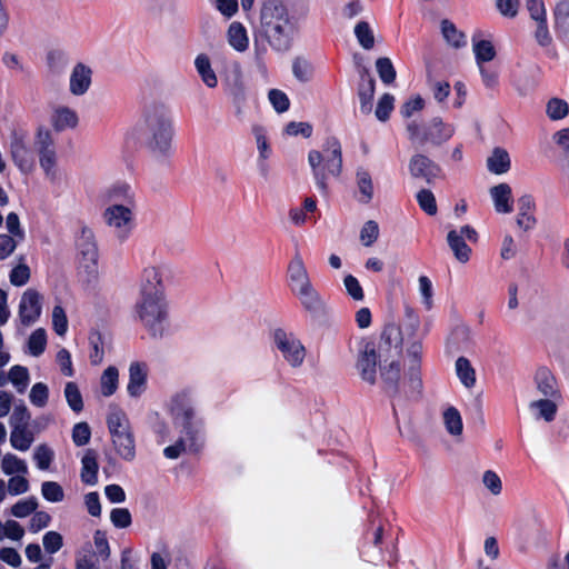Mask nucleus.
Instances as JSON below:
<instances>
[{
	"mask_svg": "<svg viewBox=\"0 0 569 569\" xmlns=\"http://www.w3.org/2000/svg\"><path fill=\"white\" fill-rule=\"evenodd\" d=\"M164 409L178 437L163 449V456L174 460L184 453L198 452L204 442V419L197 408L193 390H177L167 399Z\"/></svg>",
	"mask_w": 569,
	"mask_h": 569,
	"instance_id": "nucleus-1",
	"label": "nucleus"
},
{
	"mask_svg": "<svg viewBox=\"0 0 569 569\" xmlns=\"http://www.w3.org/2000/svg\"><path fill=\"white\" fill-rule=\"evenodd\" d=\"M49 121L51 128L44 124H39L36 128L33 146L44 179L50 183H57L62 178V170L59 166V153L53 131L74 130L79 126L80 119L73 108L58 104L52 108Z\"/></svg>",
	"mask_w": 569,
	"mask_h": 569,
	"instance_id": "nucleus-2",
	"label": "nucleus"
},
{
	"mask_svg": "<svg viewBox=\"0 0 569 569\" xmlns=\"http://www.w3.org/2000/svg\"><path fill=\"white\" fill-rule=\"evenodd\" d=\"M147 128L146 150L159 164H169L174 156V123L163 107H151L143 113Z\"/></svg>",
	"mask_w": 569,
	"mask_h": 569,
	"instance_id": "nucleus-3",
	"label": "nucleus"
},
{
	"mask_svg": "<svg viewBox=\"0 0 569 569\" xmlns=\"http://www.w3.org/2000/svg\"><path fill=\"white\" fill-rule=\"evenodd\" d=\"M260 20L269 44L277 51L288 50L297 31V23L287 7L276 2L264 3Z\"/></svg>",
	"mask_w": 569,
	"mask_h": 569,
	"instance_id": "nucleus-4",
	"label": "nucleus"
},
{
	"mask_svg": "<svg viewBox=\"0 0 569 569\" xmlns=\"http://www.w3.org/2000/svg\"><path fill=\"white\" fill-rule=\"evenodd\" d=\"M133 317L150 337L163 338L170 331L167 296H138L133 306Z\"/></svg>",
	"mask_w": 569,
	"mask_h": 569,
	"instance_id": "nucleus-5",
	"label": "nucleus"
},
{
	"mask_svg": "<svg viewBox=\"0 0 569 569\" xmlns=\"http://www.w3.org/2000/svg\"><path fill=\"white\" fill-rule=\"evenodd\" d=\"M74 262L78 280L92 286L100 278V252L96 234L89 227H81L74 238Z\"/></svg>",
	"mask_w": 569,
	"mask_h": 569,
	"instance_id": "nucleus-6",
	"label": "nucleus"
},
{
	"mask_svg": "<svg viewBox=\"0 0 569 569\" xmlns=\"http://www.w3.org/2000/svg\"><path fill=\"white\" fill-rule=\"evenodd\" d=\"M308 162L317 187L326 191L328 177H339L342 171V150L339 140L328 138L321 150L309 151Z\"/></svg>",
	"mask_w": 569,
	"mask_h": 569,
	"instance_id": "nucleus-7",
	"label": "nucleus"
},
{
	"mask_svg": "<svg viewBox=\"0 0 569 569\" xmlns=\"http://www.w3.org/2000/svg\"><path fill=\"white\" fill-rule=\"evenodd\" d=\"M401 331L396 326L387 327L381 336L379 345V363L381 377L389 383H396L400 379V367L397 357L401 351Z\"/></svg>",
	"mask_w": 569,
	"mask_h": 569,
	"instance_id": "nucleus-8",
	"label": "nucleus"
},
{
	"mask_svg": "<svg viewBox=\"0 0 569 569\" xmlns=\"http://www.w3.org/2000/svg\"><path fill=\"white\" fill-rule=\"evenodd\" d=\"M107 426L116 452L124 460H133L136 442L127 413L120 408L111 409L107 417Z\"/></svg>",
	"mask_w": 569,
	"mask_h": 569,
	"instance_id": "nucleus-9",
	"label": "nucleus"
},
{
	"mask_svg": "<svg viewBox=\"0 0 569 569\" xmlns=\"http://www.w3.org/2000/svg\"><path fill=\"white\" fill-rule=\"evenodd\" d=\"M271 339L274 352L289 368L297 370L305 365L308 351L295 332L278 328Z\"/></svg>",
	"mask_w": 569,
	"mask_h": 569,
	"instance_id": "nucleus-10",
	"label": "nucleus"
},
{
	"mask_svg": "<svg viewBox=\"0 0 569 569\" xmlns=\"http://www.w3.org/2000/svg\"><path fill=\"white\" fill-rule=\"evenodd\" d=\"M472 53L483 86L493 89L499 83V71L490 62L497 57V50L490 39L476 34L471 39Z\"/></svg>",
	"mask_w": 569,
	"mask_h": 569,
	"instance_id": "nucleus-11",
	"label": "nucleus"
},
{
	"mask_svg": "<svg viewBox=\"0 0 569 569\" xmlns=\"http://www.w3.org/2000/svg\"><path fill=\"white\" fill-rule=\"evenodd\" d=\"M137 206L107 204L102 211L103 223L120 241H127L136 229Z\"/></svg>",
	"mask_w": 569,
	"mask_h": 569,
	"instance_id": "nucleus-12",
	"label": "nucleus"
},
{
	"mask_svg": "<svg viewBox=\"0 0 569 569\" xmlns=\"http://www.w3.org/2000/svg\"><path fill=\"white\" fill-rule=\"evenodd\" d=\"M9 154L13 164L23 174L34 169L33 152L28 142V134L22 129H13L10 133Z\"/></svg>",
	"mask_w": 569,
	"mask_h": 569,
	"instance_id": "nucleus-13",
	"label": "nucleus"
},
{
	"mask_svg": "<svg viewBox=\"0 0 569 569\" xmlns=\"http://www.w3.org/2000/svg\"><path fill=\"white\" fill-rule=\"evenodd\" d=\"M170 272L166 263L147 264L140 273L138 296H167L164 280Z\"/></svg>",
	"mask_w": 569,
	"mask_h": 569,
	"instance_id": "nucleus-14",
	"label": "nucleus"
},
{
	"mask_svg": "<svg viewBox=\"0 0 569 569\" xmlns=\"http://www.w3.org/2000/svg\"><path fill=\"white\" fill-rule=\"evenodd\" d=\"M467 240L470 242L478 241V232L469 224L451 229L447 233V243L453 257L463 264L469 262L472 254V249L467 244Z\"/></svg>",
	"mask_w": 569,
	"mask_h": 569,
	"instance_id": "nucleus-15",
	"label": "nucleus"
},
{
	"mask_svg": "<svg viewBox=\"0 0 569 569\" xmlns=\"http://www.w3.org/2000/svg\"><path fill=\"white\" fill-rule=\"evenodd\" d=\"M43 309V295L36 288L26 289L18 305V319L24 327L34 325L41 317Z\"/></svg>",
	"mask_w": 569,
	"mask_h": 569,
	"instance_id": "nucleus-16",
	"label": "nucleus"
},
{
	"mask_svg": "<svg viewBox=\"0 0 569 569\" xmlns=\"http://www.w3.org/2000/svg\"><path fill=\"white\" fill-rule=\"evenodd\" d=\"M149 365L144 361L133 360L128 366V380L126 392L130 399H140L148 390Z\"/></svg>",
	"mask_w": 569,
	"mask_h": 569,
	"instance_id": "nucleus-17",
	"label": "nucleus"
},
{
	"mask_svg": "<svg viewBox=\"0 0 569 569\" xmlns=\"http://www.w3.org/2000/svg\"><path fill=\"white\" fill-rule=\"evenodd\" d=\"M287 276L288 286L293 296L313 284L303 258L299 251H297L289 261Z\"/></svg>",
	"mask_w": 569,
	"mask_h": 569,
	"instance_id": "nucleus-18",
	"label": "nucleus"
},
{
	"mask_svg": "<svg viewBox=\"0 0 569 569\" xmlns=\"http://www.w3.org/2000/svg\"><path fill=\"white\" fill-rule=\"evenodd\" d=\"M526 9L529 12L530 18L537 23L535 32L537 42L541 47L549 46L552 38L547 24V9L543 0H527Z\"/></svg>",
	"mask_w": 569,
	"mask_h": 569,
	"instance_id": "nucleus-19",
	"label": "nucleus"
},
{
	"mask_svg": "<svg viewBox=\"0 0 569 569\" xmlns=\"http://www.w3.org/2000/svg\"><path fill=\"white\" fill-rule=\"evenodd\" d=\"M92 69L78 62L73 66L69 76V92L74 97L84 96L92 84Z\"/></svg>",
	"mask_w": 569,
	"mask_h": 569,
	"instance_id": "nucleus-20",
	"label": "nucleus"
},
{
	"mask_svg": "<svg viewBox=\"0 0 569 569\" xmlns=\"http://www.w3.org/2000/svg\"><path fill=\"white\" fill-rule=\"evenodd\" d=\"M355 197L357 201L361 204H369L376 194V184L371 172L363 167L357 168L355 173Z\"/></svg>",
	"mask_w": 569,
	"mask_h": 569,
	"instance_id": "nucleus-21",
	"label": "nucleus"
},
{
	"mask_svg": "<svg viewBox=\"0 0 569 569\" xmlns=\"http://www.w3.org/2000/svg\"><path fill=\"white\" fill-rule=\"evenodd\" d=\"M378 358L379 352L377 353L373 345L371 343H367L359 355L357 369L361 378L369 383H373L376 381Z\"/></svg>",
	"mask_w": 569,
	"mask_h": 569,
	"instance_id": "nucleus-22",
	"label": "nucleus"
},
{
	"mask_svg": "<svg viewBox=\"0 0 569 569\" xmlns=\"http://www.w3.org/2000/svg\"><path fill=\"white\" fill-rule=\"evenodd\" d=\"M104 198L108 204L137 206L136 191L130 183L124 181L111 184L104 191Z\"/></svg>",
	"mask_w": 569,
	"mask_h": 569,
	"instance_id": "nucleus-23",
	"label": "nucleus"
},
{
	"mask_svg": "<svg viewBox=\"0 0 569 569\" xmlns=\"http://www.w3.org/2000/svg\"><path fill=\"white\" fill-rule=\"evenodd\" d=\"M495 211L501 214H508L513 211V196L511 187L501 182L489 189Z\"/></svg>",
	"mask_w": 569,
	"mask_h": 569,
	"instance_id": "nucleus-24",
	"label": "nucleus"
},
{
	"mask_svg": "<svg viewBox=\"0 0 569 569\" xmlns=\"http://www.w3.org/2000/svg\"><path fill=\"white\" fill-rule=\"evenodd\" d=\"M251 133L257 147V164L261 172H267V161L272 154V149L268 139V131L262 124L256 123L251 127Z\"/></svg>",
	"mask_w": 569,
	"mask_h": 569,
	"instance_id": "nucleus-25",
	"label": "nucleus"
},
{
	"mask_svg": "<svg viewBox=\"0 0 569 569\" xmlns=\"http://www.w3.org/2000/svg\"><path fill=\"white\" fill-rule=\"evenodd\" d=\"M226 41L237 53H244L250 47L247 28L239 21L231 22L226 30Z\"/></svg>",
	"mask_w": 569,
	"mask_h": 569,
	"instance_id": "nucleus-26",
	"label": "nucleus"
},
{
	"mask_svg": "<svg viewBox=\"0 0 569 569\" xmlns=\"http://www.w3.org/2000/svg\"><path fill=\"white\" fill-rule=\"evenodd\" d=\"M409 170L415 178L423 179L427 182L437 179L440 173L439 167L422 154H416L410 159Z\"/></svg>",
	"mask_w": 569,
	"mask_h": 569,
	"instance_id": "nucleus-27",
	"label": "nucleus"
},
{
	"mask_svg": "<svg viewBox=\"0 0 569 569\" xmlns=\"http://www.w3.org/2000/svg\"><path fill=\"white\" fill-rule=\"evenodd\" d=\"M295 297L302 309L310 315H319L326 309L325 299L313 284L296 293Z\"/></svg>",
	"mask_w": 569,
	"mask_h": 569,
	"instance_id": "nucleus-28",
	"label": "nucleus"
},
{
	"mask_svg": "<svg viewBox=\"0 0 569 569\" xmlns=\"http://www.w3.org/2000/svg\"><path fill=\"white\" fill-rule=\"evenodd\" d=\"M537 390L545 397L559 398L557 380L548 367H539L533 375Z\"/></svg>",
	"mask_w": 569,
	"mask_h": 569,
	"instance_id": "nucleus-29",
	"label": "nucleus"
},
{
	"mask_svg": "<svg viewBox=\"0 0 569 569\" xmlns=\"http://www.w3.org/2000/svg\"><path fill=\"white\" fill-rule=\"evenodd\" d=\"M228 93L234 108L236 116H243L248 110L250 101V92L246 83L240 79L236 80L229 86Z\"/></svg>",
	"mask_w": 569,
	"mask_h": 569,
	"instance_id": "nucleus-30",
	"label": "nucleus"
},
{
	"mask_svg": "<svg viewBox=\"0 0 569 569\" xmlns=\"http://www.w3.org/2000/svg\"><path fill=\"white\" fill-rule=\"evenodd\" d=\"M536 209L535 199L530 194H523L518 200L517 224L523 230H530L536 226L533 216Z\"/></svg>",
	"mask_w": 569,
	"mask_h": 569,
	"instance_id": "nucleus-31",
	"label": "nucleus"
},
{
	"mask_svg": "<svg viewBox=\"0 0 569 569\" xmlns=\"http://www.w3.org/2000/svg\"><path fill=\"white\" fill-rule=\"evenodd\" d=\"M407 352L410 357V362L405 378L408 379L412 389H418L421 387L419 357L422 352V345L420 342H413L408 348Z\"/></svg>",
	"mask_w": 569,
	"mask_h": 569,
	"instance_id": "nucleus-32",
	"label": "nucleus"
},
{
	"mask_svg": "<svg viewBox=\"0 0 569 569\" xmlns=\"http://www.w3.org/2000/svg\"><path fill=\"white\" fill-rule=\"evenodd\" d=\"M558 398H549L533 400L529 403V410L536 419H542L546 422H551L556 418L558 410Z\"/></svg>",
	"mask_w": 569,
	"mask_h": 569,
	"instance_id": "nucleus-33",
	"label": "nucleus"
},
{
	"mask_svg": "<svg viewBox=\"0 0 569 569\" xmlns=\"http://www.w3.org/2000/svg\"><path fill=\"white\" fill-rule=\"evenodd\" d=\"M194 68L207 88H217L218 77L212 68L210 58L206 53H200L196 57Z\"/></svg>",
	"mask_w": 569,
	"mask_h": 569,
	"instance_id": "nucleus-34",
	"label": "nucleus"
},
{
	"mask_svg": "<svg viewBox=\"0 0 569 569\" xmlns=\"http://www.w3.org/2000/svg\"><path fill=\"white\" fill-rule=\"evenodd\" d=\"M120 373L116 366H108L100 375L99 391L104 398L113 396L119 388Z\"/></svg>",
	"mask_w": 569,
	"mask_h": 569,
	"instance_id": "nucleus-35",
	"label": "nucleus"
},
{
	"mask_svg": "<svg viewBox=\"0 0 569 569\" xmlns=\"http://www.w3.org/2000/svg\"><path fill=\"white\" fill-rule=\"evenodd\" d=\"M511 168L508 151L503 148H495L487 159V169L493 174L507 173Z\"/></svg>",
	"mask_w": 569,
	"mask_h": 569,
	"instance_id": "nucleus-36",
	"label": "nucleus"
},
{
	"mask_svg": "<svg viewBox=\"0 0 569 569\" xmlns=\"http://www.w3.org/2000/svg\"><path fill=\"white\" fill-rule=\"evenodd\" d=\"M455 133V127L443 122L440 118H435L429 124L427 140L440 144L448 141Z\"/></svg>",
	"mask_w": 569,
	"mask_h": 569,
	"instance_id": "nucleus-37",
	"label": "nucleus"
},
{
	"mask_svg": "<svg viewBox=\"0 0 569 569\" xmlns=\"http://www.w3.org/2000/svg\"><path fill=\"white\" fill-rule=\"evenodd\" d=\"M81 480L89 486H94L98 482L99 469L96 452L87 450L81 459Z\"/></svg>",
	"mask_w": 569,
	"mask_h": 569,
	"instance_id": "nucleus-38",
	"label": "nucleus"
},
{
	"mask_svg": "<svg viewBox=\"0 0 569 569\" xmlns=\"http://www.w3.org/2000/svg\"><path fill=\"white\" fill-rule=\"evenodd\" d=\"M48 342L47 331L43 328L33 330L27 340V352L33 357L41 356Z\"/></svg>",
	"mask_w": 569,
	"mask_h": 569,
	"instance_id": "nucleus-39",
	"label": "nucleus"
},
{
	"mask_svg": "<svg viewBox=\"0 0 569 569\" xmlns=\"http://www.w3.org/2000/svg\"><path fill=\"white\" fill-rule=\"evenodd\" d=\"M1 469L7 476L28 473L27 462L13 453H6L1 459Z\"/></svg>",
	"mask_w": 569,
	"mask_h": 569,
	"instance_id": "nucleus-40",
	"label": "nucleus"
},
{
	"mask_svg": "<svg viewBox=\"0 0 569 569\" xmlns=\"http://www.w3.org/2000/svg\"><path fill=\"white\" fill-rule=\"evenodd\" d=\"M443 425L446 430L451 436H460L462 433L463 425L462 418L458 409L455 407H448L442 413Z\"/></svg>",
	"mask_w": 569,
	"mask_h": 569,
	"instance_id": "nucleus-41",
	"label": "nucleus"
},
{
	"mask_svg": "<svg viewBox=\"0 0 569 569\" xmlns=\"http://www.w3.org/2000/svg\"><path fill=\"white\" fill-rule=\"evenodd\" d=\"M456 372L460 382L466 388H472L476 385V371L467 358L459 357L457 359Z\"/></svg>",
	"mask_w": 569,
	"mask_h": 569,
	"instance_id": "nucleus-42",
	"label": "nucleus"
},
{
	"mask_svg": "<svg viewBox=\"0 0 569 569\" xmlns=\"http://www.w3.org/2000/svg\"><path fill=\"white\" fill-rule=\"evenodd\" d=\"M33 442V435L28 428H11L10 445L19 451H27Z\"/></svg>",
	"mask_w": 569,
	"mask_h": 569,
	"instance_id": "nucleus-43",
	"label": "nucleus"
},
{
	"mask_svg": "<svg viewBox=\"0 0 569 569\" xmlns=\"http://www.w3.org/2000/svg\"><path fill=\"white\" fill-rule=\"evenodd\" d=\"M8 381L12 383L19 393H23L30 381L28 369L22 366H13L8 372Z\"/></svg>",
	"mask_w": 569,
	"mask_h": 569,
	"instance_id": "nucleus-44",
	"label": "nucleus"
},
{
	"mask_svg": "<svg viewBox=\"0 0 569 569\" xmlns=\"http://www.w3.org/2000/svg\"><path fill=\"white\" fill-rule=\"evenodd\" d=\"M441 31L447 43L460 48L467 44L466 36L459 31L456 26L447 20L441 23Z\"/></svg>",
	"mask_w": 569,
	"mask_h": 569,
	"instance_id": "nucleus-45",
	"label": "nucleus"
},
{
	"mask_svg": "<svg viewBox=\"0 0 569 569\" xmlns=\"http://www.w3.org/2000/svg\"><path fill=\"white\" fill-rule=\"evenodd\" d=\"M481 483L491 496L498 497L502 493L503 485L501 477L495 470H486L481 475Z\"/></svg>",
	"mask_w": 569,
	"mask_h": 569,
	"instance_id": "nucleus-46",
	"label": "nucleus"
},
{
	"mask_svg": "<svg viewBox=\"0 0 569 569\" xmlns=\"http://www.w3.org/2000/svg\"><path fill=\"white\" fill-rule=\"evenodd\" d=\"M375 94V80L370 77L362 78V83L359 89L360 108L362 112L369 113L371 111V101Z\"/></svg>",
	"mask_w": 569,
	"mask_h": 569,
	"instance_id": "nucleus-47",
	"label": "nucleus"
},
{
	"mask_svg": "<svg viewBox=\"0 0 569 569\" xmlns=\"http://www.w3.org/2000/svg\"><path fill=\"white\" fill-rule=\"evenodd\" d=\"M24 536V529L20 523L14 520H7L3 522L0 519V541L9 539L12 541H20Z\"/></svg>",
	"mask_w": 569,
	"mask_h": 569,
	"instance_id": "nucleus-48",
	"label": "nucleus"
},
{
	"mask_svg": "<svg viewBox=\"0 0 569 569\" xmlns=\"http://www.w3.org/2000/svg\"><path fill=\"white\" fill-rule=\"evenodd\" d=\"M64 398L68 406L74 412H80L83 409V400L79 387L76 382H67L64 386Z\"/></svg>",
	"mask_w": 569,
	"mask_h": 569,
	"instance_id": "nucleus-49",
	"label": "nucleus"
},
{
	"mask_svg": "<svg viewBox=\"0 0 569 569\" xmlns=\"http://www.w3.org/2000/svg\"><path fill=\"white\" fill-rule=\"evenodd\" d=\"M355 36L363 49H371L375 44L372 28L366 21H360L355 27Z\"/></svg>",
	"mask_w": 569,
	"mask_h": 569,
	"instance_id": "nucleus-50",
	"label": "nucleus"
},
{
	"mask_svg": "<svg viewBox=\"0 0 569 569\" xmlns=\"http://www.w3.org/2000/svg\"><path fill=\"white\" fill-rule=\"evenodd\" d=\"M51 323H52L53 331L59 337L66 336L68 328H69V322H68L67 313L62 306L57 305L53 307L52 313H51Z\"/></svg>",
	"mask_w": 569,
	"mask_h": 569,
	"instance_id": "nucleus-51",
	"label": "nucleus"
},
{
	"mask_svg": "<svg viewBox=\"0 0 569 569\" xmlns=\"http://www.w3.org/2000/svg\"><path fill=\"white\" fill-rule=\"evenodd\" d=\"M425 106V99L420 94H413L401 104L399 112L403 118H411L422 111Z\"/></svg>",
	"mask_w": 569,
	"mask_h": 569,
	"instance_id": "nucleus-52",
	"label": "nucleus"
},
{
	"mask_svg": "<svg viewBox=\"0 0 569 569\" xmlns=\"http://www.w3.org/2000/svg\"><path fill=\"white\" fill-rule=\"evenodd\" d=\"M49 70L54 74H60L64 71L68 59L64 52L60 50H50L46 57Z\"/></svg>",
	"mask_w": 569,
	"mask_h": 569,
	"instance_id": "nucleus-53",
	"label": "nucleus"
},
{
	"mask_svg": "<svg viewBox=\"0 0 569 569\" xmlns=\"http://www.w3.org/2000/svg\"><path fill=\"white\" fill-rule=\"evenodd\" d=\"M38 507V501L34 497H28L17 501L11 507V515L16 518H26L33 513Z\"/></svg>",
	"mask_w": 569,
	"mask_h": 569,
	"instance_id": "nucleus-54",
	"label": "nucleus"
},
{
	"mask_svg": "<svg viewBox=\"0 0 569 569\" xmlns=\"http://www.w3.org/2000/svg\"><path fill=\"white\" fill-rule=\"evenodd\" d=\"M27 475L28 473L11 476L8 480V485L6 486L7 493H10L11 496H20L27 493L30 489Z\"/></svg>",
	"mask_w": 569,
	"mask_h": 569,
	"instance_id": "nucleus-55",
	"label": "nucleus"
},
{
	"mask_svg": "<svg viewBox=\"0 0 569 569\" xmlns=\"http://www.w3.org/2000/svg\"><path fill=\"white\" fill-rule=\"evenodd\" d=\"M53 458H54L53 450L46 445H40L34 449L33 460L36 462V466L40 470H48Z\"/></svg>",
	"mask_w": 569,
	"mask_h": 569,
	"instance_id": "nucleus-56",
	"label": "nucleus"
},
{
	"mask_svg": "<svg viewBox=\"0 0 569 569\" xmlns=\"http://www.w3.org/2000/svg\"><path fill=\"white\" fill-rule=\"evenodd\" d=\"M49 399V388L43 382H37L32 386L29 400L30 402L38 408H43L47 406Z\"/></svg>",
	"mask_w": 569,
	"mask_h": 569,
	"instance_id": "nucleus-57",
	"label": "nucleus"
},
{
	"mask_svg": "<svg viewBox=\"0 0 569 569\" xmlns=\"http://www.w3.org/2000/svg\"><path fill=\"white\" fill-rule=\"evenodd\" d=\"M41 495L50 502H60L64 498L62 487L56 481H44L41 485Z\"/></svg>",
	"mask_w": 569,
	"mask_h": 569,
	"instance_id": "nucleus-58",
	"label": "nucleus"
},
{
	"mask_svg": "<svg viewBox=\"0 0 569 569\" xmlns=\"http://www.w3.org/2000/svg\"><path fill=\"white\" fill-rule=\"evenodd\" d=\"M569 112L568 103L558 98H552L547 103V114L552 120L563 119Z\"/></svg>",
	"mask_w": 569,
	"mask_h": 569,
	"instance_id": "nucleus-59",
	"label": "nucleus"
},
{
	"mask_svg": "<svg viewBox=\"0 0 569 569\" xmlns=\"http://www.w3.org/2000/svg\"><path fill=\"white\" fill-rule=\"evenodd\" d=\"M30 420V412L24 405H18L13 408V411L9 419L11 428H28Z\"/></svg>",
	"mask_w": 569,
	"mask_h": 569,
	"instance_id": "nucleus-60",
	"label": "nucleus"
},
{
	"mask_svg": "<svg viewBox=\"0 0 569 569\" xmlns=\"http://www.w3.org/2000/svg\"><path fill=\"white\" fill-rule=\"evenodd\" d=\"M268 100L271 103L274 111L278 113H283L289 109V98L283 91L279 89H271L268 92Z\"/></svg>",
	"mask_w": 569,
	"mask_h": 569,
	"instance_id": "nucleus-61",
	"label": "nucleus"
},
{
	"mask_svg": "<svg viewBox=\"0 0 569 569\" xmlns=\"http://www.w3.org/2000/svg\"><path fill=\"white\" fill-rule=\"evenodd\" d=\"M379 236V227L378 223L373 220H369L365 222L360 231V241L363 246L370 247L372 246Z\"/></svg>",
	"mask_w": 569,
	"mask_h": 569,
	"instance_id": "nucleus-62",
	"label": "nucleus"
},
{
	"mask_svg": "<svg viewBox=\"0 0 569 569\" xmlns=\"http://www.w3.org/2000/svg\"><path fill=\"white\" fill-rule=\"evenodd\" d=\"M376 69L380 77V79L385 83H391L393 82L396 78V70L392 66V62L389 58H379L376 61Z\"/></svg>",
	"mask_w": 569,
	"mask_h": 569,
	"instance_id": "nucleus-63",
	"label": "nucleus"
},
{
	"mask_svg": "<svg viewBox=\"0 0 569 569\" xmlns=\"http://www.w3.org/2000/svg\"><path fill=\"white\" fill-rule=\"evenodd\" d=\"M30 276V268L24 263H20L11 270L9 276L10 283L14 287H22L28 283Z\"/></svg>",
	"mask_w": 569,
	"mask_h": 569,
	"instance_id": "nucleus-64",
	"label": "nucleus"
}]
</instances>
